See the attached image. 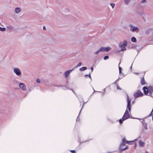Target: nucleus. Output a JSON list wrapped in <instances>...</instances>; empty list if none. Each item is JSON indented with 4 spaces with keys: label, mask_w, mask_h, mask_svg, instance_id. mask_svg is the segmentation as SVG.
<instances>
[{
    "label": "nucleus",
    "mask_w": 153,
    "mask_h": 153,
    "mask_svg": "<svg viewBox=\"0 0 153 153\" xmlns=\"http://www.w3.org/2000/svg\"><path fill=\"white\" fill-rule=\"evenodd\" d=\"M141 84L142 85H144L145 84V82L144 78H142L141 80Z\"/></svg>",
    "instance_id": "13"
},
{
    "label": "nucleus",
    "mask_w": 153,
    "mask_h": 153,
    "mask_svg": "<svg viewBox=\"0 0 153 153\" xmlns=\"http://www.w3.org/2000/svg\"><path fill=\"white\" fill-rule=\"evenodd\" d=\"M131 41L133 42H137V39L134 37H132L131 38Z\"/></svg>",
    "instance_id": "16"
},
{
    "label": "nucleus",
    "mask_w": 153,
    "mask_h": 153,
    "mask_svg": "<svg viewBox=\"0 0 153 153\" xmlns=\"http://www.w3.org/2000/svg\"><path fill=\"white\" fill-rule=\"evenodd\" d=\"M127 108L122 119L119 120V123H122L123 121L129 118L130 117L129 114L130 113L131 110V101L127 94Z\"/></svg>",
    "instance_id": "1"
},
{
    "label": "nucleus",
    "mask_w": 153,
    "mask_h": 153,
    "mask_svg": "<svg viewBox=\"0 0 153 153\" xmlns=\"http://www.w3.org/2000/svg\"><path fill=\"white\" fill-rule=\"evenodd\" d=\"M43 29L44 30H45V27H43Z\"/></svg>",
    "instance_id": "36"
},
{
    "label": "nucleus",
    "mask_w": 153,
    "mask_h": 153,
    "mask_svg": "<svg viewBox=\"0 0 153 153\" xmlns=\"http://www.w3.org/2000/svg\"><path fill=\"white\" fill-rule=\"evenodd\" d=\"M109 58V56H105L104 58V59L105 60L108 59Z\"/></svg>",
    "instance_id": "23"
},
{
    "label": "nucleus",
    "mask_w": 153,
    "mask_h": 153,
    "mask_svg": "<svg viewBox=\"0 0 153 153\" xmlns=\"http://www.w3.org/2000/svg\"><path fill=\"white\" fill-rule=\"evenodd\" d=\"M131 0H124V3L126 5L128 4L130 2Z\"/></svg>",
    "instance_id": "14"
},
{
    "label": "nucleus",
    "mask_w": 153,
    "mask_h": 153,
    "mask_svg": "<svg viewBox=\"0 0 153 153\" xmlns=\"http://www.w3.org/2000/svg\"><path fill=\"white\" fill-rule=\"evenodd\" d=\"M19 86L20 88L23 91L26 90V86L25 84L23 83H20L19 84Z\"/></svg>",
    "instance_id": "5"
},
{
    "label": "nucleus",
    "mask_w": 153,
    "mask_h": 153,
    "mask_svg": "<svg viewBox=\"0 0 153 153\" xmlns=\"http://www.w3.org/2000/svg\"><path fill=\"white\" fill-rule=\"evenodd\" d=\"M101 52V51H100V49L98 50L96 52H95L94 53L95 54L97 55L99 54V52Z\"/></svg>",
    "instance_id": "20"
},
{
    "label": "nucleus",
    "mask_w": 153,
    "mask_h": 153,
    "mask_svg": "<svg viewBox=\"0 0 153 153\" xmlns=\"http://www.w3.org/2000/svg\"><path fill=\"white\" fill-rule=\"evenodd\" d=\"M153 87L152 86L149 87L148 88L144 87L143 88V90L144 91V93L145 94H147L148 92L150 94H152V93L153 92Z\"/></svg>",
    "instance_id": "3"
},
{
    "label": "nucleus",
    "mask_w": 153,
    "mask_h": 153,
    "mask_svg": "<svg viewBox=\"0 0 153 153\" xmlns=\"http://www.w3.org/2000/svg\"><path fill=\"white\" fill-rule=\"evenodd\" d=\"M146 0H142L141 3H145L146 2Z\"/></svg>",
    "instance_id": "25"
},
{
    "label": "nucleus",
    "mask_w": 153,
    "mask_h": 153,
    "mask_svg": "<svg viewBox=\"0 0 153 153\" xmlns=\"http://www.w3.org/2000/svg\"><path fill=\"white\" fill-rule=\"evenodd\" d=\"M118 80H119V79H118L116 80L115 82H117Z\"/></svg>",
    "instance_id": "34"
},
{
    "label": "nucleus",
    "mask_w": 153,
    "mask_h": 153,
    "mask_svg": "<svg viewBox=\"0 0 153 153\" xmlns=\"http://www.w3.org/2000/svg\"><path fill=\"white\" fill-rule=\"evenodd\" d=\"M137 140V139H135V140Z\"/></svg>",
    "instance_id": "39"
},
{
    "label": "nucleus",
    "mask_w": 153,
    "mask_h": 153,
    "mask_svg": "<svg viewBox=\"0 0 153 153\" xmlns=\"http://www.w3.org/2000/svg\"><path fill=\"white\" fill-rule=\"evenodd\" d=\"M6 30V28L5 27H0V31H4Z\"/></svg>",
    "instance_id": "19"
},
{
    "label": "nucleus",
    "mask_w": 153,
    "mask_h": 153,
    "mask_svg": "<svg viewBox=\"0 0 153 153\" xmlns=\"http://www.w3.org/2000/svg\"><path fill=\"white\" fill-rule=\"evenodd\" d=\"M14 73L17 76H19L21 74V72L20 69L17 68H15L13 69Z\"/></svg>",
    "instance_id": "4"
},
{
    "label": "nucleus",
    "mask_w": 153,
    "mask_h": 153,
    "mask_svg": "<svg viewBox=\"0 0 153 153\" xmlns=\"http://www.w3.org/2000/svg\"><path fill=\"white\" fill-rule=\"evenodd\" d=\"M143 95V93L140 90H138L134 94V96L135 98H136Z\"/></svg>",
    "instance_id": "6"
},
{
    "label": "nucleus",
    "mask_w": 153,
    "mask_h": 153,
    "mask_svg": "<svg viewBox=\"0 0 153 153\" xmlns=\"http://www.w3.org/2000/svg\"><path fill=\"white\" fill-rule=\"evenodd\" d=\"M127 41L126 40H125L123 42V43H121L119 44V47L121 48L120 51H123L126 50L125 47L127 45Z\"/></svg>",
    "instance_id": "2"
},
{
    "label": "nucleus",
    "mask_w": 153,
    "mask_h": 153,
    "mask_svg": "<svg viewBox=\"0 0 153 153\" xmlns=\"http://www.w3.org/2000/svg\"><path fill=\"white\" fill-rule=\"evenodd\" d=\"M91 72H92L93 70V67H91Z\"/></svg>",
    "instance_id": "32"
},
{
    "label": "nucleus",
    "mask_w": 153,
    "mask_h": 153,
    "mask_svg": "<svg viewBox=\"0 0 153 153\" xmlns=\"http://www.w3.org/2000/svg\"><path fill=\"white\" fill-rule=\"evenodd\" d=\"M148 153V152H146V153Z\"/></svg>",
    "instance_id": "40"
},
{
    "label": "nucleus",
    "mask_w": 153,
    "mask_h": 153,
    "mask_svg": "<svg viewBox=\"0 0 153 153\" xmlns=\"http://www.w3.org/2000/svg\"><path fill=\"white\" fill-rule=\"evenodd\" d=\"M133 141H126L125 139V138H123L122 140V142L120 144V146L121 147L123 146H125V142H126L127 143H128L129 144H130V143H132V142H133Z\"/></svg>",
    "instance_id": "9"
},
{
    "label": "nucleus",
    "mask_w": 153,
    "mask_h": 153,
    "mask_svg": "<svg viewBox=\"0 0 153 153\" xmlns=\"http://www.w3.org/2000/svg\"><path fill=\"white\" fill-rule=\"evenodd\" d=\"M135 74H138V73H135Z\"/></svg>",
    "instance_id": "38"
},
{
    "label": "nucleus",
    "mask_w": 153,
    "mask_h": 153,
    "mask_svg": "<svg viewBox=\"0 0 153 153\" xmlns=\"http://www.w3.org/2000/svg\"><path fill=\"white\" fill-rule=\"evenodd\" d=\"M7 29H9L11 30L12 29L13 27L11 26H7Z\"/></svg>",
    "instance_id": "22"
},
{
    "label": "nucleus",
    "mask_w": 153,
    "mask_h": 153,
    "mask_svg": "<svg viewBox=\"0 0 153 153\" xmlns=\"http://www.w3.org/2000/svg\"><path fill=\"white\" fill-rule=\"evenodd\" d=\"M36 82L38 83H40V80L38 78L36 79Z\"/></svg>",
    "instance_id": "24"
},
{
    "label": "nucleus",
    "mask_w": 153,
    "mask_h": 153,
    "mask_svg": "<svg viewBox=\"0 0 153 153\" xmlns=\"http://www.w3.org/2000/svg\"><path fill=\"white\" fill-rule=\"evenodd\" d=\"M85 76H89V77L91 78V75H90V74H89L88 75H85Z\"/></svg>",
    "instance_id": "27"
},
{
    "label": "nucleus",
    "mask_w": 153,
    "mask_h": 153,
    "mask_svg": "<svg viewBox=\"0 0 153 153\" xmlns=\"http://www.w3.org/2000/svg\"><path fill=\"white\" fill-rule=\"evenodd\" d=\"M139 30V28L136 27H134L131 30L132 32H135L136 33L138 32Z\"/></svg>",
    "instance_id": "11"
},
{
    "label": "nucleus",
    "mask_w": 153,
    "mask_h": 153,
    "mask_svg": "<svg viewBox=\"0 0 153 153\" xmlns=\"http://www.w3.org/2000/svg\"><path fill=\"white\" fill-rule=\"evenodd\" d=\"M121 72H122L121 70L119 71V73H120V74H121Z\"/></svg>",
    "instance_id": "33"
},
{
    "label": "nucleus",
    "mask_w": 153,
    "mask_h": 153,
    "mask_svg": "<svg viewBox=\"0 0 153 153\" xmlns=\"http://www.w3.org/2000/svg\"><path fill=\"white\" fill-rule=\"evenodd\" d=\"M111 48L110 47H102L100 48V51H101V52L102 51H106L108 52L109 50H111Z\"/></svg>",
    "instance_id": "8"
},
{
    "label": "nucleus",
    "mask_w": 153,
    "mask_h": 153,
    "mask_svg": "<svg viewBox=\"0 0 153 153\" xmlns=\"http://www.w3.org/2000/svg\"><path fill=\"white\" fill-rule=\"evenodd\" d=\"M117 89H120L119 87L118 86H117Z\"/></svg>",
    "instance_id": "30"
},
{
    "label": "nucleus",
    "mask_w": 153,
    "mask_h": 153,
    "mask_svg": "<svg viewBox=\"0 0 153 153\" xmlns=\"http://www.w3.org/2000/svg\"><path fill=\"white\" fill-rule=\"evenodd\" d=\"M144 128H145V129H146V130L147 129V127L146 124V125H144Z\"/></svg>",
    "instance_id": "28"
},
{
    "label": "nucleus",
    "mask_w": 153,
    "mask_h": 153,
    "mask_svg": "<svg viewBox=\"0 0 153 153\" xmlns=\"http://www.w3.org/2000/svg\"><path fill=\"white\" fill-rule=\"evenodd\" d=\"M110 5L111 6L112 8L113 9L115 6V4L111 3L110 4Z\"/></svg>",
    "instance_id": "21"
},
{
    "label": "nucleus",
    "mask_w": 153,
    "mask_h": 153,
    "mask_svg": "<svg viewBox=\"0 0 153 153\" xmlns=\"http://www.w3.org/2000/svg\"><path fill=\"white\" fill-rule=\"evenodd\" d=\"M87 68L86 67H83L79 69L80 71H84L87 69Z\"/></svg>",
    "instance_id": "15"
},
{
    "label": "nucleus",
    "mask_w": 153,
    "mask_h": 153,
    "mask_svg": "<svg viewBox=\"0 0 153 153\" xmlns=\"http://www.w3.org/2000/svg\"><path fill=\"white\" fill-rule=\"evenodd\" d=\"M128 149V147L127 146L125 148H124V149H122V151H124V150H125L126 149Z\"/></svg>",
    "instance_id": "26"
},
{
    "label": "nucleus",
    "mask_w": 153,
    "mask_h": 153,
    "mask_svg": "<svg viewBox=\"0 0 153 153\" xmlns=\"http://www.w3.org/2000/svg\"><path fill=\"white\" fill-rule=\"evenodd\" d=\"M130 68L131 69V68H132V66L131 67H130Z\"/></svg>",
    "instance_id": "37"
},
{
    "label": "nucleus",
    "mask_w": 153,
    "mask_h": 153,
    "mask_svg": "<svg viewBox=\"0 0 153 153\" xmlns=\"http://www.w3.org/2000/svg\"><path fill=\"white\" fill-rule=\"evenodd\" d=\"M139 143L140 146L141 147H143L145 144V143L141 140H140L139 142Z\"/></svg>",
    "instance_id": "12"
},
{
    "label": "nucleus",
    "mask_w": 153,
    "mask_h": 153,
    "mask_svg": "<svg viewBox=\"0 0 153 153\" xmlns=\"http://www.w3.org/2000/svg\"><path fill=\"white\" fill-rule=\"evenodd\" d=\"M130 26L131 27H133V26L132 25H130Z\"/></svg>",
    "instance_id": "35"
},
{
    "label": "nucleus",
    "mask_w": 153,
    "mask_h": 153,
    "mask_svg": "<svg viewBox=\"0 0 153 153\" xmlns=\"http://www.w3.org/2000/svg\"><path fill=\"white\" fill-rule=\"evenodd\" d=\"M137 119H138V120H142V119L137 118ZM142 123L144 125H146V123L145 121L144 120H143V119H142Z\"/></svg>",
    "instance_id": "18"
},
{
    "label": "nucleus",
    "mask_w": 153,
    "mask_h": 153,
    "mask_svg": "<svg viewBox=\"0 0 153 153\" xmlns=\"http://www.w3.org/2000/svg\"><path fill=\"white\" fill-rule=\"evenodd\" d=\"M70 151L71 153H76V152L74 150H71Z\"/></svg>",
    "instance_id": "29"
},
{
    "label": "nucleus",
    "mask_w": 153,
    "mask_h": 153,
    "mask_svg": "<svg viewBox=\"0 0 153 153\" xmlns=\"http://www.w3.org/2000/svg\"><path fill=\"white\" fill-rule=\"evenodd\" d=\"M74 70V68H73L71 70H68L64 72L63 75L66 78H67L69 76L70 73Z\"/></svg>",
    "instance_id": "7"
},
{
    "label": "nucleus",
    "mask_w": 153,
    "mask_h": 153,
    "mask_svg": "<svg viewBox=\"0 0 153 153\" xmlns=\"http://www.w3.org/2000/svg\"><path fill=\"white\" fill-rule=\"evenodd\" d=\"M81 65H82V63L81 62H79L78 64L75 68H74V69L77 68L78 67L81 66Z\"/></svg>",
    "instance_id": "17"
},
{
    "label": "nucleus",
    "mask_w": 153,
    "mask_h": 153,
    "mask_svg": "<svg viewBox=\"0 0 153 153\" xmlns=\"http://www.w3.org/2000/svg\"><path fill=\"white\" fill-rule=\"evenodd\" d=\"M119 71L121 70L122 68L120 67H119Z\"/></svg>",
    "instance_id": "31"
},
{
    "label": "nucleus",
    "mask_w": 153,
    "mask_h": 153,
    "mask_svg": "<svg viewBox=\"0 0 153 153\" xmlns=\"http://www.w3.org/2000/svg\"><path fill=\"white\" fill-rule=\"evenodd\" d=\"M22 11L20 7H17L15 9V12L16 14L19 13Z\"/></svg>",
    "instance_id": "10"
}]
</instances>
